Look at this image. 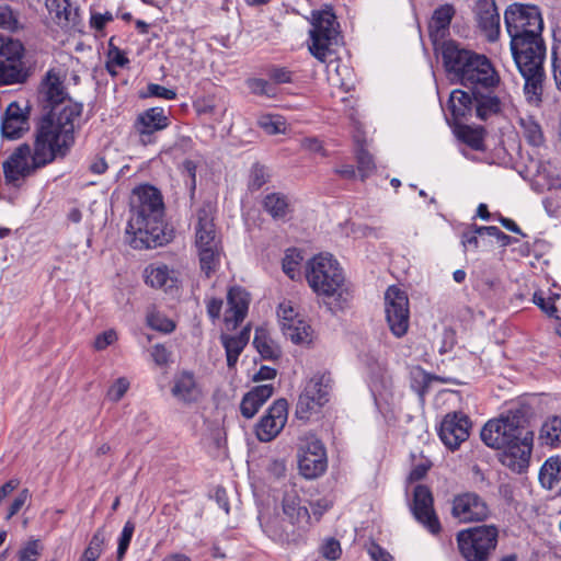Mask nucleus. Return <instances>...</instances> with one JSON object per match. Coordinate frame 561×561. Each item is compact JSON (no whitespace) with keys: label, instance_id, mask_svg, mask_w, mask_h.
<instances>
[{"label":"nucleus","instance_id":"f257e3e1","mask_svg":"<svg viewBox=\"0 0 561 561\" xmlns=\"http://www.w3.org/2000/svg\"><path fill=\"white\" fill-rule=\"evenodd\" d=\"M514 61L525 80L524 94L531 104L541 102L546 46L543 21L536 5L513 3L504 14Z\"/></svg>","mask_w":561,"mask_h":561},{"label":"nucleus","instance_id":"f03ea898","mask_svg":"<svg viewBox=\"0 0 561 561\" xmlns=\"http://www.w3.org/2000/svg\"><path fill=\"white\" fill-rule=\"evenodd\" d=\"M164 210L163 197L157 187L142 184L133 190L126 228L131 248L154 249L169 242L164 231Z\"/></svg>","mask_w":561,"mask_h":561},{"label":"nucleus","instance_id":"7ed1b4c3","mask_svg":"<svg viewBox=\"0 0 561 561\" xmlns=\"http://www.w3.org/2000/svg\"><path fill=\"white\" fill-rule=\"evenodd\" d=\"M51 123L44 121L36 125L33 150L26 144L19 146L2 164L5 181L16 184L31 175L36 169L54 161L57 156H65L72 144L66 130L56 137L50 129Z\"/></svg>","mask_w":561,"mask_h":561},{"label":"nucleus","instance_id":"20e7f679","mask_svg":"<svg viewBox=\"0 0 561 561\" xmlns=\"http://www.w3.org/2000/svg\"><path fill=\"white\" fill-rule=\"evenodd\" d=\"M39 96L47 113L38 119L36 125L48 121L53 125V128H49L53 135L59 137L66 130L70 137L69 142L73 145L75 129L79 126L83 105L68 98L62 80L54 70H49L43 79Z\"/></svg>","mask_w":561,"mask_h":561},{"label":"nucleus","instance_id":"39448f33","mask_svg":"<svg viewBox=\"0 0 561 561\" xmlns=\"http://www.w3.org/2000/svg\"><path fill=\"white\" fill-rule=\"evenodd\" d=\"M443 61L448 75L471 91L494 89L500 82V77L486 56L460 47L456 42L444 44Z\"/></svg>","mask_w":561,"mask_h":561},{"label":"nucleus","instance_id":"423d86ee","mask_svg":"<svg viewBox=\"0 0 561 561\" xmlns=\"http://www.w3.org/2000/svg\"><path fill=\"white\" fill-rule=\"evenodd\" d=\"M283 516H259L263 531L275 542L299 545L305 541L311 526V517L301 505L299 492L294 484L286 486L282 501Z\"/></svg>","mask_w":561,"mask_h":561},{"label":"nucleus","instance_id":"0eeeda50","mask_svg":"<svg viewBox=\"0 0 561 561\" xmlns=\"http://www.w3.org/2000/svg\"><path fill=\"white\" fill-rule=\"evenodd\" d=\"M306 278L312 290L321 296L336 297L342 305L352 298L339 262L331 254H318L308 262Z\"/></svg>","mask_w":561,"mask_h":561},{"label":"nucleus","instance_id":"6e6552de","mask_svg":"<svg viewBox=\"0 0 561 561\" xmlns=\"http://www.w3.org/2000/svg\"><path fill=\"white\" fill-rule=\"evenodd\" d=\"M215 209L210 203L203 204L196 211L195 245L201 268L209 275L219 262L220 241L214 222Z\"/></svg>","mask_w":561,"mask_h":561},{"label":"nucleus","instance_id":"1a4fd4ad","mask_svg":"<svg viewBox=\"0 0 561 561\" xmlns=\"http://www.w3.org/2000/svg\"><path fill=\"white\" fill-rule=\"evenodd\" d=\"M497 536V528L493 525L461 530L457 535L460 553L467 561H488L496 548Z\"/></svg>","mask_w":561,"mask_h":561},{"label":"nucleus","instance_id":"9d476101","mask_svg":"<svg viewBox=\"0 0 561 561\" xmlns=\"http://www.w3.org/2000/svg\"><path fill=\"white\" fill-rule=\"evenodd\" d=\"M311 24L309 51L320 62H325L337 41L336 18L330 10L313 11Z\"/></svg>","mask_w":561,"mask_h":561},{"label":"nucleus","instance_id":"9b49d317","mask_svg":"<svg viewBox=\"0 0 561 561\" xmlns=\"http://www.w3.org/2000/svg\"><path fill=\"white\" fill-rule=\"evenodd\" d=\"M330 374H317L306 383L302 392L299 394L296 404V416L300 420H309L313 413L329 401L331 390Z\"/></svg>","mask_w":561,"mask_h":561},{"label":"nucleus","instance_id":"f8f14e48","mask_svg":"<svg viewBox=\"0 0 561 561\" xmlns=\"http://www.w3.org/2000/svg\"><path fill=\"white\" fill-rule=\"evenodd\" d=\"M527 428L519 415L507 414L486 422L481 430L480 436L488 447L501 449L508 443L514 442L519 435L518 433Z\"/></svg>","mask_w":561,"mask_h":561},{"label":"nucleus","instance_id":"ddd939ff","mask_svg":"<svg viewBox=\"0 0 561 561\" xmlns=\"http://www.w3.org/2000/svg\"><path fill=\"white\" fill-rule=\"evenodd\" d=\"M386 320L396 337L407 334L410 324L409 299L407 294L396 286H390L385 294Z\"/></svg>","mask_w":561,"mask_h":561},{"label":"nucleus","instance_id":"4468645a","mask_svg":"<svg viewBox=\"0 0 561 561\" xmlns=\"http://www.w3.org/2000/svg\"><path fill=\"white\" fill-rule=\"evenodd\" d=\"M298 467L307 479H314L327 469V456L322 443L314 436H305L300 440Z\"/></svg>","mask_w":561,"mask_h":561},{"label":"nucleus","instance_id":"2eb2a0df","mask_svg":"<svg viewBox=\"0 0 561 561\" xmlns=\"http://www.w3.org/2000/svg\"><path fill=\"white\" fill-rule=\"evenodd\" d=\"M519 435L514 442L503 446L500 460L503 466L510 468L512 471L522 473L524 472L530 461L534 443V432L527 428L518 433Z\"/></svg>","mask_w":561,"mask_h":561},{"label":"nucleus","instance_id":"dca6fc26","mask_svg":"<svg viewBox=\"0 0 561 561\" xmlns=\"http://www.w3.org/2000/svg\"><path fill=\"white\" fill-rule=\"evenodd\" d=\"M451 504V515L461 523L482 522L490 513L485 501L473 492L456 495Z\"/></svg>","mask_w":561,"mask_h":561},{"label":"nucleus","instance_id":"f3484780","mask_svg":"<svg viewBox=\"0 0 561 561\" xmlns=\"http://www.w3.org/2000/svg\"><path fill=\"white\" fill-rule=\"evenodd\" d=\"M432 492L425 485H416L413 492L411 511L415 519L422 524L431 534L437 535L440 531V523L434 511Z\"/></svg>","mask_w":561,"mask_h":561},{"label":"nucleus","instance_id":"a211bd4d","mask_svg":"<svg viewBox=\"0 0 561 561\" xmlns=\"http://www.w3.org/2000/svg\"><path fill=\"white\" fill-rule=\"evenodd\" d=\"M470 427L471 422L465 413H448L440 423L438 435L448 449L456 450L469 437Z\"/></svg>","mask_w":561,"mask_h":561},{"label":"nucleus","instance_id":"6ab92c4d","mask_svg":"<svg viewBox=\"0 0 561 561\" xmlns=\"http://www.w3.org/2000/svg\"><path fill=\"white\" fill-rule=\"evenodd\" d=\"M288 416V403L285 399L276 400L256 425V436L261 442H271L284 428Z\"/></svg>","mask_w":561,"mask_h":561},{"label":"nucleus","instance_id":"aec40b11","mask_svg":"<svg viewBox=\"0 0 561 561\" xmlns=\"http://www.w3.org/2000/svg\"><path fill=\"white\" fill-rule=\"evenodd\" d=\"M144 276L147 285L164 291L178 289L181 283L180 271L161 262L149 264L145 268Z\"/></svg>","mask_w":561,"mask_h":561},{"label":"nucleus","instance_id":"412c9836","mask_svg":"<svg viewBox=\"0 0 561 561\" xmlns=\"http://www.w3.org/2000/svg\"><path fill=\"white\" fill-rule=\"evenodd\" d=\"M30 108L21 106L18 102H11L2 117L1 131L8 139L20 138L28 129Z\"/></svg>","mask_w":561,"mask_h":561},{"label":"nucleus","instance_id":"4be33fe9","mask_svg":"<svg viewBox=\"0 0 561 561\" xmlns=\"http://www.w3.org/2000/svg\"><path fill=\"white\" fill-rule=\"evenodd\" d=\"M169 124L170 119L162 107H151L138 115L135 128L146 144L156 131L167 128Z\"/></svg>","mask_w":561,"mask_h":561},{"label":"nucleus","instance_id":"5701e85b","mask_svg":"<svg viewBox=\"0 0 561 561\" xmlns=\"http://www.w3.org/2000/svg\"><path fill=\"white\" fill-rule=\"evenodd\" d=\"M228 309L225 322L228 329H236L245 318L250 304L249 294L241 287H232L227 295Z\"/></svg>","mask_w":561,"mask_h":561},{"label":"nucleus","instance_id":"b1692460","mask_svg":"<svg viewBox=\"0 0 561 561\" xmlns=\"http://www.w3.org/2000/svg\"><path fill=\"white\" fill-rule=\"evenodd\" d=\"M476 15L480 30L489 41H495L500 33V14L494 0H478Z\"/></svg>","mask_w":561,"mask_h":561},{"label":"nucleus","instance_id":"393cba45","mask_svg":"<svg viewBox=\"0 0 561 561\" xmlns=\"http://www.w3.org/2000/svg\"><path fill=\"white\" fill-rule=\"evenodd\" d=\"M171 393L186 404L197 402L203 396L202 388L191 371H182L174 377Z\"/></svg>","mask_w":561,"mask_h":561},{"label":"nucleus","instance_id":"a878e982","mask_svg":"<svg viewBox=\"0 0 561 561\" xmlns=\"http://www.w3.org/2000/svg\"><path fill=\"white\" fill-rule=\"evenodd\" d=\"M473 111L482 121L496 115L501 111V101L493 89H478L472 91Z\"/></svg>","mask_w":561,"mask_h":561},{"label":"nucleus","instance_id":"bb28decb","mask_svg":"<svg viewBox=\"0 0 561 561\" xmlns=\"http://www.w3.org/2000/svg\"><path fill=\"white\" fill-rule=\"evenodd\" d=\"M274 387L272 385H261L254 387L251 391L244 394L240 411L241 414L247 417H253L260 408L270 399L273 394Z\"/></svg>","mask_w":561,"mask_h":561},{"label":"nucleus","instance_id":"cd10ccee","mask_svg":"<svg viewBox=\"0 0 561 561\" xmlns=\"http://www.w3.org/2000/svg\"><path fill=\"white\" fill-rule=\"evenodd\" d=\"M454 14L455 9L451 4L440 5L434 11L428 24L430 36L434 42L445 37Z\"/></svg>","mask_w":561,"mask_h":561},{"label":"nucleus","instance_id":"c85d7f7f","mask_svg":"<svg viewBox=\"0 0 561 561\" xmlns=\"http://www.w3.org/2000/svg\"><path fill=\"white\" fill-rule=\"evenodd\" d=\"M472 91L454 90L448 100V111L456 122L465 118L473 111Z\"/></svg>","mask_w":561,"mask_h":561},{"label":"nucleus","instance_id":"c756f323","mask_svg":"<svg viewBox=\"0 0 561 561\" xmlns=\"http://www.w3.org/2000/svg\"><path fill=\"white\" fill-rule=\"evenodd\" d=\"M26 78L22 60H0V85L23 83Z\"/></svg>","mask_w":561,"mask_h":561},{"label":"nucleus","instance_id":"7c9ffc66","mask_svg":"<svg viewBox=\"0 0 561 561\" xmlns=\"http://www.w3.org/2000/svg\"><path fill=\"white\" fill-rule=\"evenodd\" d=\"M561 480V459L550 457L542 465L539 472V481L546 489L551 490Z\"/></svg>","mask_w":561,"mask_h":561},{"label":"nucleus","instance_id":"2f4dec72","mask_svg":"<svg viewBox=\"0 0 561 561\" xmlns=\"http://www.w3.org/2000/svg\"><path fill=\"white\" fill-rule=\"evenodd\" d=\"M263 206L274 219L285 218L290 210L288 198L280 193L267 194Z\"/></svg>","mask_w":561,"mask_h":561},{"label":"nucleus","instance_id":"473e14b6","mask_svg":"<svg viewBox=\"0 0 561 561\" xmlns=\"http://www.w3.org/2000/svg\"><path fill=\"white\" fill-rule=\"evenodd\" d=\"M284 335L295 344H308L311 342V327L304 320L298 319L294 323L282 329Z\"/></svg>","mask_w":561,"mask_h":561},{"label":"nucleus","instance_id":"72a5a7b5","mask_svg":"<svg viewBox=\"0 0 561 561\" xmlns=\"http://www.w3.org/2000/svg\"><path fill=\"white\" fill-rule=\"evenodd\" d=\"M519 126L525 139L529 145L539 147L543 144L545 137L539 123L533 116L519 117Z\"/></svg>","mask_w":561,"mask_h":561},{"label":"nucleus","instance_id":"f704fd0d","mask_svg":"<svg viewBox=\"0 0 561 561\" xmlns=\"http://www.w3.org/2000/svg\"><path fill=\"white\" fill-rule=\"evenodd\" d=\"M541 445L554 446L561 442V417L553 416L547 420L539 433L538 437Z\"/></svg>","mask_w":561,"mask_h":561},{"label":"nucleus","instance_id":"c9c22d12","mask_svg":"<svg viewBox=\"0 0 561 561\" xmlns=\"http://www.w3.org/2000/svg\"><path fill=\"white\" fill-rule=\"evenodd\" d=\"M534 302L549 317L557 320H561V296L554 294L549 297H545L543 294L535 293Z\"/></svg>","mask_w":561,"mask_h":561},{"label":"nucleus","instance_id":"e433bc0d","mask_svg":"<svg viewBox=\"0 0 561 561\" xmlns=\"http://www.w3.org/2000/svg\"><path fill=\"white\" fill-rule=\"evenodd\" d=\"M257 352L265 359H274L279 356V350L274 342L267 336L264 329H256L253 340Z\"/></svg>","mask_w":561,"mask_h":561},{"label":"nucleus","instance_id":"4c0bfd02","mask_svg":"<svg viewBox=\"0 0 561 561\" xmlns=\"http://www.w3.org/2000/svg\"><path fill=\"white\" fill-rule=\"evenodd\" d=\"M45 3L56 22L61 26H67L72 15L70 2L68 0H45Z\"/></svg>","mask_w":561,"mask_h":561},{"label":"nucleus","instance_id":"58836bf2","mask_svg":"<svg viewBox=\"0 0 561 561\" xmlns=\"http://www.w3.org/2000/svg\"><path fill=\"white\" fill-rule=\"evenodd\" d=\"M24 47L18 39L0 35V60H22Z\"/></svg>","mask_w":561,"mask_h":561},{"label":"nucleus","instance_id":"ea45409f","mask_svg":"<svg viewBox=\"0 0 561 561\" xmlns=\"http://www.w3.org/2000/svg\"><path fill=\"white\" fill-rule=\"evenodd\" d=\"M221 341L227 355V364L229 367H233L245 346V337L222 334Z\"/></svg>","mask_w":561,"mask_h":561},{"label":"nucleus","instance_id":"a19ab883","mask_svg":"<svg viewBox=\"0 0 561 561\" xmlns=\"http://www.w3.org/2000/svg\"><path fill=\"white\" fill-rule=\"evenodd\" d=\"M458 138L474 150H483L484 130L483 128H472L470 126H459L457 130Z\"/></svg>","mask_w":561,"mask_h":561},{"label":"nucleus","instance_id":"79ce46f5","mask_svg":"<svg viewBox=\"0 0 561 561\" xmlns=\"http://www.w3.org/2000/svg\"><path fill=\"white\" fill-rule=\"evenodd\" d=\"M105 542L104 528H99L92 536L89 546L83 551L80 561H96L101 553Z\"/></svg>","mask_w":561,"mask_h":561},{"label":"nucleus","instance_id":"37998d69","mask_svg":"<svg viewBox=\"0 0 561 561\" xmlns=\"http://www.w3.org/2000/svg\"><path fill=\"white\" fill-rule=\"evenodd\" d=\"M302 257L295 249L288 250L283 259V271L291 279L299 275V265Z\"/></svg>","mask_w":561,"mask_h":561},{"label":"nucleus","instance_id":"c03bdc74","mask_svg":"<svg viewBox=\"0 0 561 561\" xmlns=\"http://www.w3.org/2000/svg\"><path fill=\"white\" fill-rule=\"evenodd\" d=\"M43 551L38 539H31L24 543L19 551V561H37Z\"/></svg>","mask_w":561,"mask_h":561},{"label":"nucleus","instance_id":"a18cd8bd","mask_svg":"<svg viewBox=\"0 0 561 561\" xmlns=\"http://www.w3.org/2000/svg\"><path fill=\"white\" fill-rule=\"evenodd\" d=\"M277 314L279 318L282 329H284L290 323H294L296 320L301 319L294 304L290 300H285L279 304Z\"/></svg>","mask_w":561,"mask_h":561},{"label":"nucleus","instance_id":"49530a36","mask_svg":"<svg viewBox=\"0 0 561 561\" xmlns=\"http://www.w3.org/2000/svg\"><path fill=\"white\" fill-rule=\"evenodd\" d=\"M134 531H135V524L130 520L126 522L123 527L119 539H118L117 559L119 561L124 558V556L129 547Z\"/></svg>","mask_w":561,"mask_h":561},{"label":"nucleus","instance_id":"de8ad7c7","mask_svg":"<svg viewBox=\"0 0 561 561\" xmlns=\"http://www.w3.org/2000/svg\"><path fill=\"white\" fill-rule=\"evenodd\" d=\"M357 168L362 180L369 176L375 170V163L371 154L363 148L357 151Z\"/></svg>","mask_w":561,"mask_h":561},{"label":"nucleus","instance_id":"09e8293b","mask_svg":"<svg viewBox=\"0 0 561 561\" xmlns=\"http://www.w3.org/2000/svg\"><path fill=\"white\" fill-rule=\"evenodd\" d=\"M320 553L324 559L335 561L342 554L341 545L334 538H327L321 545Z\"/></svg>","mask_w":561,"mask_h":561},{"label":"nucleus","instance_id":"8fccbe9b","mask_svg":"<svg viewBox=\"0 0 561 561\" xmlns=\"http://www.w3.org/2000/svg\"><path fill=\"white\" fill-rule=\"evenodd\" d=\"M0 27L9 31H16L20 27L16 13L7 5L0 7Z\"/></svg>","mask_w":561,"mask_h":561},{"label":"nucleus","instance_id":"3c124183","mask_svg":"<svg viewBox=\"0 0 561 561\" xmlns=\"http://www.w3.org/2000/svg\"><path fill=\"white\" fill-rule=\"evenodd\" d=\"M148 324L157 331L170 333L174 330L175 324L170 319L160 313H152L148 317Z\"/></svg>","mask_w":561,"mask_h":561},{"label":"nucleus","instance_id":"603ef678","mask_svg":"<svg viewBox=\"0 0 561 561\" xmlns=\"http://www.w3.org/2000/svg\"><path fill=\"white\" fill-rule=\"evenodd\" d=\"M129 389V381L125 377L118 378L107 390V398L118 402Z\"/></svg>","mask_w":561,"mask_h":561},{"label":"nucleus","instance_id":"864d4df0","mask_svg":"<svg viewBox=\"0 0 561 561\" xmlns=\"http://www.w3.org/2000/svg\"><path fill=\"white\" fill-rule=\"evenodd\" d=\"M259 124L270 135L279 134L285 130V123L271 115L261 117Z\"/></svg>","mask_w":561,"mask_h":561},{"label":"nucleus","instance_id":"5fc2aeb1","mask_svg":"<svg viewBox=\"0 0 561 561\" xmlns=\"http://www.w3.org/2000/svg\"><path fill=\"white\" fill-rule=\"evenodd\" d=\"M250 90L254 94L274 96L275 88L264 79H251L248 82Z\"/></svg>","mask_w":561,"mask_h":561},{"label":"nucleus","instance_id":"6e6d98bb","mask_svg":"<svg viewBox=\"0 0 561 561\" xmlns=\"http://www.w3.org/2000/svg\"><path fill=\"white\" fill-rule=\"evenodd\" d=\"M129 62L128 58L125 56V54L118 49L117 47H111L108 50V62H107V70L112 73H114V70H112L113 67H119L123 68Z\"/></svg>","mask_w":561,"mask_h":561},{"label":"nucleus","instance_id":"4d7b16f0","mask_svg":"<svg viewBox=\"0 0 561 561\" xmlns=\"http://www.w3.org/2000/svg\"><path fill=\"white\" fill-rule=\"evenodd\" d=\"M268 179V174L263 165L255 164L251 171L250 186L254 190L262 187Z\"/></svg>","mask_w":561,"mask_h":561},{"label":"nucleus","instance_id":"13d9d810","mask_svg":"<svg viewBox=\"0 0 561 561\" xmlns=\"http://www.w3.org/2000/svg\"><path fill=\"white\" fill-rule=\"evenodd\" d=\"M117 340V333L114 330H107L99 334L94 340V348L96 351H103L107 346L112 345Z\"/></svg>","mask_w":561,"mask_h":561},{"label":"nucleus","instance_id":"bf43d9fd","mask_svg":"<svg viewBox=\"0 0 561 561\" xmlns=\"http://www.w3.org/2000/svg\"><path fill=\"white\" fill-rule=\"evenodd\" d=\"M30 499V492L27 489H23L18 496L13 500L9 507V512L7 515V519L12 518L15 514L19 513V511L23 507V505L27 502Z\"/></svg>","mask_w":561,"mask_h":561},{"label":"nucleus","instance_id":"052dcab7","mask_svg":"<svg viewBox=\"0 0 561 561\" xmlns=\"http://www.w3.org/2000/svg\"><path fill=\"white\" fill-rule=\"evenodd\" d=\"M148 94L150 96L161 98L164 100H173L176 96L175 91L157 83H150L148 85Z\"/></svg>","mask_w":561,"mask_h":561},{"label":"nucleus","instance_id":"680f3d73","mask_svg":"<svg viewBox=\"0 0 561 561\" xmlns=\"http://www.w3.org/2000/svg\"><path fill=\"white\" fill-rule=\"evenodd\" d=\"M151 356L159 366L165 365L170 359V352L162 344H156L151 348Z\"/></svg>","mask_w":561,"mask_h":561},{"label":"nucleus","instance_id":"e2e57ef3","mask_svg":"<svg viewBox=\"0 0 561 561\" xmlns=\"http://www.w3.org/2000/svg\"><path fill=\"white\" fill-rule=\"evenodd\" d=\"M301 147L310 152L321 153L322 156H327V151L323 148L322 142L316 137H306L301 140Z\"/></svg>","mask_w":561,"mask_h":561},{"label":"nucleus","instance_id":"0e129e2a","mask_svg":"<svg viewBox=\"0 0 561 561\" xmlns=\"http://www.w3.org/2000/svg\"><path fill=\"white\" fill-rule=\"evenodd\" d=\"M195 108L201 115H215L217 113V105L211 99H202L195 103Z\"/></svg>","mask_w":561,"mask_h":561},{"label":"nucleus","instance_id":"69168bd1","mask_svg":"<svg viewBox=\"0 0 561 561\" xmlns=\"http://www.w3.org/2000/svg\"><path fill=\"white\" fill-rule=\"evenodd\" d=\"M196 163L193 160H185L182 163V170L188 178L187 185L194 192L196 187Z\"/></svg>","mask_w":561,"mask_h":561},{"label":"nucleus","instance_id":"338daca9","mask_svg":"<svg viewBox=\"0 0 561 561\" xmlns=\"http://www.w3.org/2000/svg\"><path fill=\"white\" fill-rule=\"evenodd\" d=\"M479 233L476 232V228L468 229L463 231L461 236V243L466 250L468 249H478L479 241H478Z\"/></svg>","mask_w":561,"mask_h":561},{"label":"nucleus","instance_id":"774afa93","mask_svg":"<svg viewBox=\"0 0 561 561\" xmlns=\"http://www.w3.org/2000/svg\"><path fill=\"white\" fill-rule=\"evenodd\" d=\"M368 553L373 561H393V557L377 543L369 547Z\"/></svg>","mask_w":561,"mask_h":561}]
</instances>
